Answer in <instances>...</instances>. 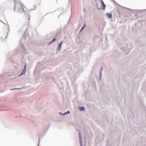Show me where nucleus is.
<instances>
[{
	"label": "nucleus",
	"instance_id": "1",
	"mask_svg": "<svg viewBox=\"0 0 146 146\" xmlns=\"http://www.w3.org/2000/svg\"><path fill=\"white\" fill-rule=\"evenodd\" d=\"M14 10L20 13L27 12V9L26 7L21 3H19L15 5Z\"/></svg>",
	"mask_w": 146,
	"mask_h": 146
},
{
	"label": "nucleus",
	"instance_id": "2",
	"mask_svg": "<svg viewBox=\"0 0 146 146\" xmlns=\"http://www.w3.org/2000/svg\"><path fill=\"white\" fill-rule=\"evenodd\" d=\"M62 42V41H61L60 43L58 45L57 48V51H59L60 50Z\"/></svg>",
	"mask_w": 146,
	"mask_h": 146
},
{
	"label": "nucleus",
	"instance_id": "3",
	"mask_svg": "<svg viewBox=\"0 0 146 146\" xmlns=\"http://www.w3.org/2000/svg\"><path fill=\"white\" fill-rule=\"evenodd\" d=\"M106 15L110 19L112 18V16L111 14L110 13H107Z\"/></svg>",
	"mask_w": 146,
	"mask_h": 146
},
{
	"label": "nucleus",
	"instance_id": "4",
	"mask_svg": "<svg viewBox=\"0 0 146 146\" xmlns=\"http://www.w3.org/2000/svg\"><path fill=\"white\" fill-rule=\"evenodd\" d=\"M25 68L26 67H25L24 69H23V70L22 73H21V74L19 76L22 75V74H24L25 72H26V68Z\"/></svg>",
	"mask_w": 146,
	"mask_h": 146
},
{
	"label": "nucleus",
	"instance_id": "5",
	"mask_svg": "<svg viewBox=\"0 0 146 146\" xmlns=\"http://www.w3.org/2000/svg\"><path fill=\"white\" fill-rule=\"evenodd\" d=\"M101 3H102V5L103 6V9H104L106 7V5L104 4L103 1H101Z\"/></svg>",
	"mask_w": 146,
	"mask_h": 146
},
{
	"label": "nucleus",
	"instance_id": "6",
	"mask_svg": "<svg viewBox=\"0 0 146 146\" xmlns=\"http://www.w3.org/2000/svg\"><path fill=\"white\" fill-rule=\"evenodd\" d=\"M80 111L84 110H85L84 108L83 107L80 108Z\"/></svg>",
	"mask_w": 146,
	"mask_h": 146
},
{
	"label": "nucleus",
	"instance_id": "7",
	"mask_svg": "<svg viewBox=\"0 0 146 146\" xmlns=\"http://www.w3.org/2000/svg\"><path fill=\"white\" fill-rule=\"evenodd\" d=\"M86 24L85 23L84 25V26H83V27L82 28L81 30H80V31H81L84 28V27L86 26Z\"/></svg>",
	"mask_w": 146,
	"mask_h": 146
},
{
	"label": "nucleus",
	"instance_id": "8",
	"mask_svg": "<svg viewBox=\"0 0 146 146\" xmlns=\"http://www.w3.org/2000/svg\"><path fill=\"white\" fill-rule=\"evenodd\" d=\"M56 40V39L55 38L53 39L52 41L49 43V44H50V43L52 42H54V41H55Z\"/></svg>",
	"mask_w": 146,
	"mask_h": 146
},
{
	"label": "nucleus",
	"instance_id": "9",
	"mask_svg": "<svg viewBox=\"0 0 146 146\" xmlns=\"http://www.w3.org/2000/svg\"><path fill=\"white\" fill-rule=\"evenodd\" d=\"M14 2L15 3H17L19 1V0H14Z\"/></svg>",
	"mask_w": 146,
	"mask_h": 146
},
{
	"label": "nucleus",
	"instance_id": "10",
	"mask_svg": "<svg viewBox=\"0 0 146 146\" xmlns=\"http://www.w3.org/2000/svg\"><path fill=\"white\" fill-rule=\"evenodd\" d=\"M70 113V111H68L67 112L65 113H66V114H67L68 113Z\"/></svg>",
	"mask_w": 146,
	"mask_h": 146
},
{
	"label": "nucleus",
	"instance_id": "11",
	"mask_svg": "<svg viewBox=\"0 0 146 146\" xmlns=\"http://www.w3.org/2000/svg\"><path fill=\"white\" fill-rule=\"evenodd\" d=\"M17 89V88H15V89H11V90H15V89Z\"/></svg>",
	"mask_w": 146,
	"mask_h": 146
},
{
	"label": "nucleus",
	"instance_id": "12",
	"mask_svg": "<svg viewBox=\"0 0 146 146\" xmlns=\"http://www.w3.org/2000/svg\"><path fill=\"white\" fill-rule=\"evenodd\" d=\"M29 19V20L30 19V18H29V19Z\"/></svg>",
	"mask_w": 146,
	"mask_h": 146
}]
</instances>
